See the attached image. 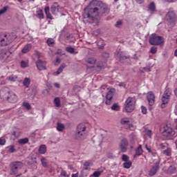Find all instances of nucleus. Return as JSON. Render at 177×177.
Returning <instances> with one entry per match:
<instances>
[{"instance_id":"nucleus-1","label":"nucleus","mask_w":177,"mask_h":177,"mask_svg":"<svg viewBox=\"0 0 177 177\" xmlns=\"http://www.w3.org/2000/svg\"><path fill=\"white\" fill-rule=\"evenodd\" d=\"M90 6L93 8L85 10V12L84 14V19H91V20H93L95 17L99 16L100 12H104V10L107 9V6L106 5L102 3V1H99L97 0H93L90 3Z\"/></svg>"},{"instance_id":"nucleus-2","label":"nucleus","mask_w":177,"mask_h":177,"mask_svg":"<svg viewBox=\"0 0 177 177\" xmlns=\"http://www.w3.org/2000/svg\"><path fill=\"white\" fill-rule=\"evenodd\" d=\"M0 96L10 103H16L17 102V95L13 92H10V89L8 87H4L0 91Z\"/></svg>"},{"instance_id":"nucleus-3","label":"nucleus","mask_w":177,"mask_h":177,"mask_svg":"<svg viewBox=\"0 0 177 177\" xmlns=\"http://www.w3.org/2000/svg\"><path fill=\"white\" fill-rule=\"evenodd\" d=\"M125 110L127 113H132L135 110V104H136V99L135 97H129L126 102Z\"/></svg>"},{"instance_id":"nucleus-4","label":"nucleus","mask_w":177,"mask_h":177,"mask_svg":"<svg viewBox=\"0 0 177 177\" xmlns=\"http://www.w3.org/2000/svg\"><path fill=\"white\" fill-rule=\"evenodd\" d=\"M149 44L151 45H155L156 46L164 45V37L158 36L156 34H152L149 38Z\"/></svg>"},{"instance_id":"nucleus-5","label":"nucleus","mask_w":177,"mask_h":177,"mask_svg":"<svg viewBox=\"0 0 177 177\" xmlns=\"http://www.w3.org/2000/svg\"><path fill=\"white\" fill-rule=\"evenodd\" d=\"M171 95H172V90L167 88L165 91L162 97V104L160 105L161 109H165V104H168L169 99H171Z\"/></svg>"},{"instance_id":"nucleus-6","label":"nucleus","mask_w":177,"mask_h":177,"mask_svg":"<svg viewBox=\"0 0 177 177\" xmlns=\"http://www.w3.org/2000/svg\"><path fill=\"white\" fill-rule=\"evenodd\" d=\"M85 131H86V127L85 124H80L77 127V131L75 133V138L77 140H81V139H84L85 136Z\"/></svg>"},{"instance_id":"nucleus-7","label":"nucleus","mask_w":177,"mask_h":177,"mask_svg":"<svg viewBox=\"0 0 177 177\" xmlns=\"http://www.w3.org/2000/svg\"><path fill=\"white\" fill-rule=\"evenodd\" d=\"M23 167V162H13L10 164V175H16L19 169Z\"/></svg>"},{"instance_id":"nucleus-8","label":"nucleus","mask_w":177,"mask_h":177,"mask_svg":"<svg viewBox=\"0 0 177 177\" xmlns=\"http://www.w3.org/2000/svg\"><path fill=\"white\" fill-rule=\"evenodd\" d=\"M162 135L165 138H169V139H171V138H174V136H175V131H174L173 128L166 125L162 128Z\"/></svg>"},{"instance_id":"nucleus-9","label":"nucleus","mask_w":177,"mask_h":177,"mask_svg":"<svg viewBox=\"0 0 177 177\" xmlns=\"http://www.w3.org/2000/svg\"><path fill=\"white\" fill-rule=\"evenodd\" d=\"M12 42V40L9 39L8 35L5 33L0 34V46H7Z\"/></svg>"},{"instance_id":"nucleus-10","label":"nucleus","mask_w":177,"mask_h":177,"mask_svg":"<svg viewBox=\"0 0 177 177\" xmlns=\"http://www.w3.org/2000/svg\"><path fill=\"white\" fill-rule=\"evenodd\" d=\"M166 20L169 23H175L176 21V15H175V11L169 10L166 15Z\"/></svg>"},{"instance_id":"nucleus-11","label":"nucleus","mask_w":177,"mask_h":177,"mask_svg":"<svg viewBox=\"0 0 177 177\" xmlns=\"http://www.w3.org/2000/svg\"><path fill=\"white\" fill-rule=\"evenodd\" d=\"M147 99L149 102V110H152L151 106L154 104V102H156V96L154 95V93L153 91H149L147 94Z\"/></svg>"},{"instance_id":"nucleus-12","label":"nucleus","mask_w":177,"mask_h":177,"mask_svg":"<svg viewBox=\"0 0 177 177\" xmlns=\"http://www.w3.org/2000/svg\"><path fill=\"white\" fill-rule=\"evenodd\" d=\"M12 53L9 51L3 50L0 54V60L2 62H10Z\"/></svg>"},{"instance_id":"nucleus-13","label":"nucleus","mask_w":177,"mask_h":177,"mask_svg":"<svg viewBox=\"0 0 177 177\" xmlns=\"http://www.w3.org/2000/svg\"><path fill=\"white\" fill-rule=\"evenodd\" d=\"M160 169V161L156 162L152 165L151 169L149 170V176H154L156 174L158 171Z\"/></svg>"},{"instance_id":"nucleus-14","label":"nucleus","mask_w":177,"mask_h":177,"mask_svg":"<svg viewBox=\"0 0 177 177\" xmlns=\"http://www.w3.org/2000/svg\"><path fill=\"white\" fill-rule=\"evenodd\" d=\"M128 140L127 138L122 139L120 144V148L122 153H125L127 150H128Z\"/></svg>"},{"instance_id":"nucleus-15","label":"nucleus","mask_w":177,"mask_h":177,"mask_svg":"<svg viewBox=\"0 0 177 177\" xmlns=\"http://www.w3.org/2000/svg\"><path fill=\"white\" fill-rule=\"evenodd\" d=\"M113 96H114V89L113 88L109 91L106 95V100L105 103L108 106H110V104H111V100L113 99Z\"/></svg>"},{"instance_id":"nucleus-16","label":"nucleus","mask_w":177,"mask_h":177,"mask_svg":"<svg viewBox=\"0 0 177 177\" xmlns=\"http://www.w3.org/2000/svg\"><path fill=\"white\" fill-rule=\"evenodd\" d=\"M87 70L90 68H94L95 64H96V59L94 57L88 58L86 60Z\"/></svg>"},{"instance_id":"nucleus-17","label":"nucleus","mask_w":177,"mask_h":177,"mask_svg":"<svg viewBox=\"0 0 177 177\" xmlns=\"http://www.w3.org/2000/svg\"><path fill=\"white\" fill-rule=\"evenodd\" d=\"M36 66L39 71L46 70V62H43L42 60L39 59L36 62Z\"/></svg>"},{"instance_id":"nucleus-18","label":"nucleus","mask_w":177,"mask_h":177,"mask_svg":"<svg viewBox=\"0 0 177 177\" xmlns=\"http://www.w3.org/2000/svg\"><path fill=\"white\" fill-rule=\"evenodd\" d=\"M59 8H60V6H59V3H53V5L51 6V12L53 15H56V13H58Z\"/></svg>"},{"instance_id":"nucleus-19","label":"nucleus","mask_w":177,"mask_h":177,"mask_svg":"<svg viewBox=\"0 0 177 177\" xmlns=\"http://www.w3.org/2000/svg\"><path fill=\"white\" fill-rule=\"evenodd\" d=\"M32 49V45L31 44H26L21 50L22 53H28Z\"/></svg>"},{"instance_id":"nucleus-20","label":"nucleus","mask_w":177,"mask_h":177,"mask_svg":"<svg viewBox=\"0 0 177 177\" xmlns=\"http://www.w3.org/2000/svg\"><path fill=\"white\" fill-rule=\"evenodd\" d=\"M44 11H45L46 16L47 19H50V20H52L53 17H52V15L50 12V8H49V6H46L44 8Z\"/></svg>"},{"instance_id":"nucleus-21","label":"nucleus","mask_w":177,"mask_h":177,"mask_svg":"<svg viewBox=\"0 0 177 177\" xmlns=\"http://www.w3.org/2000/svg\"><path fill=\"white\" fill-rule=\"evenodd\" d=\"M167 173L169 174L170 175H172V174H176V167L170 166L167 169Z\"/></svg>"},{"instance_id":"nucleus-22","label":"nucleus","mask_w":177,"mask_h":177,"mask_svg":"<svg viewBox=\"0 0 177 177\" xmlns=\"http://www.w3.org/2000/svg\"><path fill=\"white\" fill-rule=\"evenodd\" d=\"M143 154V149L142 145H139L138 148L136 149V156H142Z\"/></svg>"},{"instance_id":"nucleus-23","label":"nucleus","mask_w":177,"mask_h":177,"mask_svg":"<svg viewBox=\"0 0 177 177\" xmlns=\"http://www.w3.org/2000/svg\"><path fill=\"white\" fill-rule=\"evenodd\" d=\"M39 154H45L46 153V145H42L39 148Z\"/></svg>"},{"instance_id":"nucleus-24","label":"nucleus","mask_w":177,"mask_h":177,"mask_svg":"<svg viewBox=\"0 0 177 177\" xmlns=\"http://www.w3.org/2000/svg\"><path fill=\"white\" fill-rule=\"evenodd\" d=\"M162 153L165 156L169 157L172 154V149L169 147H167V149L164 150Z\"/></svg>"},{"instance_id":"nucleus-25","label":"nucleus","mask_w":177,"mask_h":177,"mask_svg":"<svg viewBox=\"0 0 177 177\" xmlns=\"http://www.w3.org/2000/svg\"><path fill=\"white\" fill-rule=\"evenodd\" d=\"M149 10L150 12H156V3L154 2H151L149 6H148Z\"/></svg>"},{"instance_id":"nucleus-26","label":"nucleus","mask_w":177,"mask_h":177,"mask_svg":"<svg viewBox=\"0 0 177 177\" xmlns=\"http://www.w3.org/2000/svg\"><path fill=\"white\" fill-rule=\"evenodd\" d=\"M37 16L38 19H39L40 20H42V19H44V11L42 10H37Z\"/></svg>"},{"instance_id":"nucleus-27","label":"nucleus","mask_w":177,"mask_h":177,"mask_svg":"<svg viewBox=\"0 0 177 177\" xmlns=\"http://www.w3.org/2000/svg\"><path fill=\"white\" fill-rule=\"evenodd\" d=\"M64 124L60 123V122H58L57 124V130L59 131V132H63V130L64 129Z\"/></svg>"},{"instance_id":"nucleus-28","label":"nucleus","mask_w":177,"mask_h":177,"mask_svg":"<svg viewBox=\"0 0 177 177\" xmlns=\"http://www.w3.org/2000/svg\"><path fill=\"white\" fill-rule=\"evenodd\" d=\"M129 122H130V120H129V118H124L120 120V124H122V125H128Z\"/></svg>"},{"instance_id":"nucleus-29","label":"nucleus","mask_w":177,"mask_h":177,"mask_svg":"<svg viewBox=\"0 0 177 177\" xmlns=\"http://www.w3.org/2000/svg\"><path fill=\"white\" fill-rule=\"evenodd\" d=\"M28 142H29V140L28 138H21L18 140V143L19 145H26V144L28 143Z\"/></svg>"},{"instance_id":"nucleus-30","label":"nucleus","mask_w":177,"mask_h":177,"mask_svg":"<svg viewBox=\"0 0 177 177\" xmlns=\"http://www.w3.org/2000/svg\"><path fill=\"white\" fill-rule=\"evenodd\" d=\"M46 44L49 46H53V45H55V40L53 39V38H48L46 40Z\"/></svg>"},{"instance_id":"nucleus-31","label":"nucleus","mask_w":177,"mask_h":177,"mask_svg":"<svg viewBox=\"0 0 177 177\" xmlns=\"http://www.w3.org/2000/svg\"><path fill=\"white\" fill-rule=\"evenodd\" d=\"M124 168H126L127 169H129L130 167H132V162L131 160H129L127 162H124L123 163Z\"/></svg>"},{"instance_id":"nucleus-32","label":"nucleus","mask_w":177,"mask_h":177,"mask_svg":"<svg viewBox=\"0 0 177 177\" xmlns=\"http://www.w3.org/2000/svg\"><path fill=\"white\" fill-rule=\"evenodd\" d=\"M8 80L10 81L11 82H15V81H17V75H11L8 77Z\"/></svg>"},{"instance_id":"nucleus-33","label":"nucleus","mask_w":177,"mask_h":177,"mask_svg":"<svg viewBox=\"0 0 177 177\" xmlns=\"http://www.w3.org/2000/svg\"><path fill=\"white\" fill-rule=\"evenodd\" d=\"M66 51L68 52V53H74L75 52V49L71 46H68L66 48Z\"/></svg>"},{"instance_id":"nucleus-34","label":"nucleus","mask_w":177,"mask_h":177,"mask_svg":"<svg viewBox=\"0 0 177 177\" xmlns=\"http://www.w3.org/2000/svg\"><path fill=\"white\" fill-rule=\"evenodd\" d=\"M41 162L42 166L44 167V168L48 167V162H46V158H41Z\"/></svg>"},{"instance_id":"nucleus-35","label":"nucleus","mask_w":177,"mask_h":177,"mask_svg":"<svg viewBox=\"0 0 177 177\" xmlns=\"http://www.w3.org/2000/svg\"><path fill=\"white\" fill-rule=\"evenodd\" d=\"M66 67V64H62L59 68H58L57 71V74L59 75V74H61V73H62L63 70H64Z\"/></svg>"},{"instance_id":"nucleus-36","label":"nucleus","mask_w":177,"mask_h":177,"mask_svg":"<svg viewBox=\"0 0 177 177\" xmlns=\"http://www.w3.org/2000/svg\"><path fill=\"white\" fill-rule=\"evenodd\" d=\"M54 103L56 106V107H60V99H59V97H55L54 99Z\"/></svg>"},{"instance_id":"nucleus-37","label":"nucleus","mask_w":177,"mask_h":177,"mask_svg":"<svg viewBox=\"0 0 177 177\" xmlns=\"http://www.w3.org/2000/svg\"><path fill=\"white\" fill-rule=\"evenodd\" d=\"M24 86H26V88H28L30 85V80L28 77H26L24 80Z\"/></svg>"},{"instance_id":"nucleus-38","label":"nucleus","mask_w":177,"mask_h":177,"mask_svg":"<svg viewBox=\"0 0 177 177\" xmlns=\"http://www.w3.org/2000/svg\"><path fill=\"white\" fill-rule=\"evenodd\" d=\"M97 45L99 49H102V48H104V43L103 42L102 40L97 41Z\"/></svg>"},{"instance_id":"nucleus-39","label":"nucleus","mask_w":177,"mask_h":177,"mask_svg":"<svg viewBox=\"0 0 177 177\" xmlns=\"http://www.w3.org/2000/svg\"><path fill=\"white\" fill-rule=\"evenodd\" d=\"M111 110H113L114 111H118V110H120V106L118 104H113L111 106Z\"/></svg>"},{"instance_id":"nucleus-40","label":"nucleus","mask_w":177,"mask_h":177,"mask_svg":"<svg viewBox=\"0 0 177 177\" xmlns=\"http://www.w3.org/2000/svg\"><path fill=\"white\" fill-rule=\"evenodd\" d=\"M23 106H24V107H26V109L27 110H31V105H30V103H28V102H24L23 103Z\"/></svg>"},{"instance_id":"nucleus-41","label":"nucleus","mask_w":177,"mask_h":177,"mask_svg":"<svg viewBox=\"0 0 177 177\" xmlns=\"http://www.w3.org/2000/svg\"><path fill=\"white\" fill-rule=\"evenodd\" d=\"M21 134V132H20V131L19 130L13 131L12 133V135L13 136H15V138H19V136H20Z\"/></svg>"},{"instance_id":"nucleus-42","label":"nucleus","mask_w":177,"mask_h":177,"mask_svg":"<svg viewBox=\"0 0 177 177\" xmlns=\"http://www.w3.org/2000/svg\"><path fill=\"white\" fill-rule=\"evenodd\" d=\"M118 57L120 59V62H121L122 63V62H123L122 60H124V59H128L127 57V56L122 55L121 53H118Z\"/></svg>"},{"instance_id":"nucleus-43","label":"nucleus","mask_w":177,"mask_h":177,"mask_svg":"<svg viewBox=\"0 0 177 177\" xmlns=\"http://www.w3.org/2000/svg\"><path fill=\"white\" fill-rule=\"evenodd\" d=\"M122 161H124V162H127L129 161V156L127 155L123 154L122 157Z\"/></svg>"},{"instance_id":"nucleus-44","label":"nucleus","mask_w":177,"mask_h":177,"mask_svg":"<svg viewBox=\"0 0 177 177\" xmlns=\"http://www.w3.org/2000/svg\"><path fill=\"white\" fill-rule=\"evenodd\" d=\"M145 135L149 136V138H151V136L153 135V133L151 132V130L145 129Z\"/></svg>"},{"instance_id":"nucleus-45","label":"nucleus","mask_w":177,"mask_h":177,"mask_svg":"<svg viewBox=\"0 0 177 177\" xmlns=\"http://www.w3.org/2000/svg\"><path fill=\"white\" fill-rule=\"evenodd\" d=\"M160 149L164 150V149H167V147L168 148V143H167V142L160 143Z\"/></svg>"},{"instance_id":"nucleus-46","label":"nucleus","mask_w":177,"mask_h":177,"mask_svg":"<svg viewBox=\"0 0 177 177\" xmlns=\"http://www.w3.org/2000/svg\"><path fill=\"white\" fill-rule=\"evenodd\" d=\"M28 63L26 61H21V66L22 68H26V67H28Z\"/></svg>"},{"instance_id":"nucleus-47","label":"nucleus","mask_w":177,"mask_h":177,"mask_svg":"<svg viewBox=\"0 0 177 177\" xmlns=\"http://www.w3.org/2000/svg\"><path fill=\"white\" fill-rule=\"evenodd\" d=\"M105 66H106V64L105 63H103V62H98V64H97V67H98V68H104V67H105Z\"/></svg>"},{"instance_id":"nucleus-48","label":"nucleus","mask_w":177,"mask_h":177,"mask_svg":"<svg viewBox=\"0 0 177 177\" xmlns=\"http://www.w3.org/2000/svg\"><path fill=\"white\" fill-rule=\"evenodd\" d=\"M150 52L151 53H152V55H156V53H157V47H151L150 49Z\"/></svg>"},{"instance_id":"nucleus-49","label":"nucleus","mask_w":177,"mask_h":177,"mask_svg":"<svg viewBox=\"0 0 177 177\" xmlns=\"http://www.w3.org/2000/svg\"><path fill=\"white\" fill-rule=\"evenodd\" d=\"M8 6H5L3 8V9L0 10V16L1 15H3V13H5L6 12V10H8Z\"/></svg>"},{"instance_id":"nucleus-50","label":"nucleus","mask_w":177,"mask_h":177,"mask_svg":"<svg viewBox=\"0 0 177 177\" xmlns=\"http://www.w3.org/2000/svg\"><path fill=\"white\" fill-rule=\"evenodd\" d=\"M102 172L97 171H95L93 174V176L94 177H100V175H101Z\"/></svg>"},{"instance_id":"nucleus-51","label":"nucleus","mask_w":177,"mask_h":177,"mask_svg":"<svg viewBox=\"0 0 177 177\" xmlns=\"http://www.w3.org/2000/svg\"><path fill=\"white\" fill-rule=\"evenodd\" d=\"M6 143V140L3 138H0V145L3 146Z\"/></svg>"},{"instance_id":"nucleus-52","label":"nucleus","mask_w":177,"mask_h":177,"mask_svg":"<svg viewBox=\"0 0 177 177\" xmlns=\"http://www.w3.org/2000/svg\"><path fill=\"white\" fill-rule=\"evenodd\" d=\"M61 176L69 177V176L67 174V172H66V171H62L61 172Z\"/></svg>"},{"instance_id":"nucleus-53","label":"nucleus","mask_w":177,"mask_h":177,"mask_svg":"<svg viewBox=\"0 0 177 177\" xmlns=\"http://www.w3.org/2000/svg\"><path fill=\"white\" fill-rule=\"evenodd\" d=\"M15 151H16V149H15V147L14 146H11L9 148V152L10 153H15Z\"/></svg>"},{"instance_id":"nucleus-54","label":"nucleus","mask_w":177,"mask_h":177,"mask_svg":"<svg viewBox=\"0 0 177 177\" xmlns=\"http://www.w3.org/2000/svg\"><path fill=\"white\" fill-rule=\"evenodd\" d=\"M141 109L142 114H146L147 113V109H146V107L142 106Z\"/></svg>"},{"instance_id":"nucleus-55","label":"nucleus","mask_w":177,"mask_h":177,"mask_svg":"<svg viewBox=\"0 0 177 177\" xmlns=\"http://www.w3.org/2000/svg\"><path fill=\"white\" fill-rule=\"evenodd\" d=\"M91 162H89V161H86V162H84V167H91Z\"/></svg>"},{"instance_id":"nucleus-56","label":"nucleus","mask_w":177,"mask_h":177,"mask_svg":"<svg viewBox=\"0 0 177 177\" xmlns=\"http://www.w3.org/2000/svg\"><path fill=\"white\" fill-rule=\"evenodd\" d=\"M121 24H122V22L121 21H118L115 24V27H120V26H121Z\"/></svg>"},{"instance_id":"nucleus-57","label":"nucleus","mask_w":177,"mask_h":177,"mask_svg":"<svg viewBox=\"0 0 177 177\" xmlns=\"http://www.w3.org/2000/svg\"><path fill=\"white\" fill-rule=\"evenodd\" d=\"M106 157H108V158H114L112 153H107Z\"/></svg>"},{"instance_id":"nucleus-58","label":"nucleus","mask_w":177,"mask_h":177,"mask_svg":"<svg viewBox=\"0 0 177 177\" xmlns=\"http://www.w3.org/2000/svg\"><path fill=\"white\" fill-rule=\"evenodd\" d=\"M102 56H103V57H105V59H107V58H109V53H104L102 55Z\"/></svg>"},{"instance_id":"nucleus-59","label":"nucleus","mask_w":177,"mask_h":177,"mask_svg":"<svg viewBox=\"0 0 177 177\" xmlns=\"http://www.w3.org/2000/svg\"><path fill=\"white\" fill-rule=\"evenodd\" d=\"M137 3L142 4L145 3V0H136Z\"/></svg>"},{"instance_id":"nucleus-60","label":"nucleus","mask_w":177,"mask_h":177,"mask_svg":"<svg viewBox=\"0 0 177 177\" xmlns=\"http://www.w3.org/2000/svg\"><path fill=\"white\" fill-rule=\"evenodd\" d=\"M59 63H60V58L57 57L56 58V63H55V64H59Z\"/></svg>"},{"instance_id":"nucleus-61","label":"nucleus","mask_w":177,"mask_h":177,"mask_svg":"<svg viewBox=\"0 0 177 177\" xmlns=\"http://www.w3.org/2000/svg\"><path fill=\"white\" fill-rule=\"evenodd\" d=\"M166 2H169V3H172L175 2L176 0H165Z\"/></svg>"},{"instance_id":"nucleus-62","label":"nucleus","mask_w":177,"mask_h":177,"mask_svg":"<svg viewBox=\"0 0 177 177\" xmlns=\"http://www.w3.org/2000/svg\"><path fill=\"white\" fill-rule=\"evenodd\" d=\"M146 149L147 150V151H148L149 153H151V152L153 151L151 149H150V148L147 147V145H146Z\"/></svg>"},{"instance_id":"nucleus-63","label":"nucleus","mask_w":177,"mask_h":177,"mask_svg":"<svg viewBox=\"0 0 177 177\" xmlns=\"http://www.w3.org/2000/svg\"><path fill=\"white\" fill-rule=\"evenodd\" d=\"M151 154L153 156V157H156L157 156V152L152 151Z\"/></svg>"},{"instance_id":"nucleus-64","label":"nucleus","mask_w":177,"mask_h":177,"mask_svg":"<svg viewBox=\"0 0 177 177\" xmlns=\"http://www.w3.org/2000/svg\"><path fill=\"white\" fill-rule=\"evenodd\" d=\"M72 177H78V173L73 174Z\"/></svg>"}]
</instances>
